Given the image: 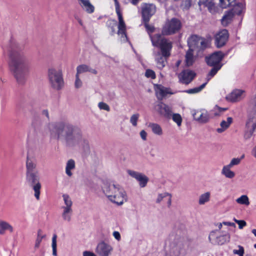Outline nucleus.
Listing matches in <instances>:
<instances>
[{
  "instance_id": "51",
  "label": "nucleus",
  "mask_w": 256,
  "mask_h": 256,
  "mask_svg": "<svg viewBox=\"0 0 256 256\" xmlns=\"http://www.w3.org/2000/svg\"><path fill=\"white\" fill-rule=\"evenodd\" d=\"M98 106L100 110H104L108 112H109L110 110V108L109 106L105 102H99L98 104Z\"/></svg>"
},
{
  "instance_id": "48",
  "label": "nucleus",
  "mask_w": 256,
  "mask_h": 256,
  "mask_svg": "<svg viewBox=\"0 0 256 256\" xmlns=\"http://www.w3.org/2000/svg\"><path fill=\"white\" fill-rule=\"evenodd\" d=\"M255 132V130H254L251 129L246 128V130L245 131L244 134V138L246 140L250 139L252 136L254 132Z\"/></svg>"
},
{
  "instance_id": "30",
  "label": "nucleus",
  "mask_w": 256,
  "mask_h": 256,
  "mask_svg": "<svg viewBox=\"0 0 256 256\" xmlns=\"http://www.w3.org/2000/svg\"><path fill=\"white\" fill-rule=\"evenodd\" d=\"M62 216L64 221L70 222L72 219V208H62Z\"/></svg>"
},
{
  "instance_id": "26",
  "label": "nucleus",
  "mask_w": 256,
  "mask_h": 256,
  "mask_svg": "<svg viewBox=\"0 0 256 256\" xmlns=\"http://www.w3.org/2000/svg\"><path fill=\"white\" fill-rule=\"evenodd\" d=\"M6 230L12 232L14 231L13 227L8 222L0 220V234H4Z\"/></svg>"
},
{
  "instance_id": "47",
  "label": "nucleus",
  "mask_w": 256,
  "mask_h": 256,
  "mask_svg": "<svg viewBox=\"0 0 256 256\" xmlns=\"http://www.w3.org/2000/svg\"><path fill=\"white\" fill-rule=\"evenodd\" d=\"M145 76L148 78H151L152 79H154L156 77L154 72L150 69L146 70Z\"/></svg>"
},
{
  "instance_id": "29",
  "label": "nucleus",
  "mask_w": 256,
  "mask_h": 256,
  "mask_svg": "<svg viewBox=\"0 0 256 256\" xmlns=\"http://www.w3.org/2000/svg\"><path fill=\"white\" fill-rule=\"evenodd\" d=\"M210 192H206L201 194L198 198V204L200 205H204L208 202L210 200Z\"/></svg>"
},
{
  "instance_id": "10",
  "label": "nucleus",
  "mask_w": 256,
  "mask_h": 256,
  "mask_svg": "<svg viewBox=\"0 0 256 256\" xmlns=\"http://www.w3.org/2000/svg\"><path fill=\"white\" fill-rule=\"evenodd\" d=\"M218 230H213L209 234V241L214 245H222L228 242L230 240V235L228 234L220 235Z\"/></svg>"
},
{
  "instance_id": "25",
  "label": "nucleus",
  "mask_w": 256,
  "mask_h": 256,
  "mask_svg": "<svg viewBox=\"0 0 256 256\" xmlns=\"http://www.w3.org/2000/svg\"><path fill=\"white\" fill-rule=\"evenodd\" d=\"M86 72H90L94 74H96L98 73L96 70L91 68L90 66L86 64H82L79 65L76 67V74L80 76V74Z\"/></svg>"
},
{
  "instance_id": "62",
  "label": "nucleus",
  "mask_w": 256,
  "mask_h": 256,
  "mask_svg": "<svg viewBox=\"0 0 256 256\" xmlns=\"http://www.w3.org/2000/svg\"><path fill=\"white\" fill-rule=\"evenodd\" d=\"M252 156L256 158V146L254 147L252 150Z\"/></svg>"
},
{
  "instance_id": "21",
  "label": "nucleus",
  "mask_w": 256,
  "mask_h": 256,
  "mask_svg": "<svg viewBox=\"0 0 256 256\" xmlns=\"http://www.w3.org/2000/svg\"><path fill=\"white\" fill-rule=\"evenodd\" d=\"M172 195L171 194L164 192L158 194L156 200V204H160L163 200L166 201L167 206L170 208L172 206Z\"/></svg>"
},
{
  "instance_id": "24",
  "label": "nucleus",
  "mask_w": 256,
  "mask_h": 256,
  "mask_svg": "<svg viewBox=\"0 0 256 256\" xmlns=\"http://www.w3.org/2000/svg\"><path fill=\"white\" fill-rule=\"evenodd\" d=\"M82 8L88 14H92L94 11V6L90 3V0H78Z\"/></svg>"
},
{
  "instance_id": "59",
  "label": "nucleus",
  "mask_w": 256,
  "mask_h": 256,
  "mask_svg": "<svg viewBox=\"0 0 256 256\" xmlns=\"http://www.w3.org/2000/svg\"><path fill=\"white\" fill-rule=\"evenodd\" d=\"M222 224L226 226H236V224L234 222H223Z\"/></svg>"
},
{
  "instance_id": "45",
  "label": "nucleus",
  "mask_w": 256,
  "mask_h": 256,
  "mask_svg": "<svg viewBox=\"0 0 256 256\" xmlns=\"http://www.w3.org/2000/svg\"><path fill=\"white\" fill-rule=\"evenodd\" d=\"M244 154H243L240 158H232L231 160L230 163L228 165L230 166L231 168H232L234 166L238 165V164H240L242 160L244 158Z\"/></svg>"
},
{
  "instance_id": "18",
  "label": "nucleus",
  "mask_w": 256,
  "mask_h": 256,
  "mask_svg": "<svg viewBox=\"0 0 256 256\" xmlns=\"http://www.w3.org/2000/svg\"><path fill=\"white\" fill-rule=\"evenodd\" d=\"M112 250L111 246L104 242H102L98 245L96 252L100 256H109Z\"/></svg>"
},
{
  "instance_id": "17",
  "label": "nucleus",
  "mask_w": 256,
  "mask_h": 256,
  "mask_svg": "<svg viewBox=\"0 0 256 256\" xmlns=\"http://www.w3.org/2000/svg\"><path fill=\"white\" fill-rule=\"evenodd\" d=\"M128 174L132 177L136 178L141 188H144L146 186L148 181V178L144 174L137 172L128 170Z\"/></svg>"
},
{
  "instance_id": "20",
  "label": "nucleus",
  "mask_w": 256,
  "mask_h": 256,
  "mask_svg": "<svg viewBox=\"0 0 256 256\" xmlns=\"http://www.w3.org/2000/svg\"><path fill=\"white\" fill-rule=\"evenodd\" d=\"M154 90L158 98H162L168 94H174V92H172L170 88H166L161 84H156L154 86Z\"/></svg>"
},
{
  "instance_id": "2",
  "label": "nucleus",
  "mask_w": 256,
  "mask_h": 256,
  "mask_svg": "<svg viewBox=\"0 0 256 256\" xmlns=\"http://www.w3.org/2000/svg\"><path fill=\"white\" fill-rule=\"evenodd\" d=\"M10 70L19 84H24L32 68L31 60L18 47H11L8 52Z\"/></svg>"
},
{
  "instance_id": "33",
  "label": "nucleus",
  "mask_w": 256,
  "mask_h": 256,
  "mask_svg": "<svg viewBox=\"0 0 256 256\" xmlns=\"http://www.w3.org/2000/svg\"><path fill=\"white\" fill-rule=\"evenodd\" d=\"M75 168V162L72 159L69 160L66 164V173L69 176H71L72 174L71 170Z\"/></svg>"
},
{
  "instance_id": "15",
  "label": "nucleus",
  "mask_w": 256,
  "mask_h": 256,
  "mask_svg": "<svg viewBox=\"0 0 256 256\" xmlns=\"http://www.w3.org/2000/svg\"><path fill=\"white\" fill-rule=\"evenodd\" d=\"M170 51L168 50V56L164 55L162 52H161V51L158 52H154V56L156 64V66L158 69L161 70L165 66L166 64V59L170 55Z\"/></svg>"
},
{
  "instance_id": "35",
  "label": "nucleus",
  "mask_w": 256,
  "mask_h": 256,
  "mask_svg": "<svg viewBox=\"0 0 256 256\" xmlns=\"http://www.w3.org/2000/svg\"><path fill=\"white\" fill-rule=\"evenodd\" d=\"M64 205L62 206V208H72V202L70 196L67 194L62 195Z\"/></svg>"
},
{
  "instance_id": "52",
  "label": "nucleus",
  "mask_w": 256,
  "mask_h": 256,
  "mask_svg": "<svg viewBox=\"0 0 256 256\" xmlns=\"http://www.w3.org/2000/svg\"><path fill=\"white\" fill-rule=\"evenodd\" d=\"M234 221L238 224V228L240 229H242L246 224V222L244 220H238L234 218Z\"/></svg>"
},
{
  "instance_id": "54",
  "label": "nucleus",
  "mask_w": 256,
  "mask_h": 256,
  "mask_svg": "<svg viewBox=\"0 0 256 256\" xmlns=\"http://www.w3.org/2000/svg\"><path fill=\"white\" fill-rule=\"evenodd\" d=\"M114 238L118 241H120L121 239V236L120 233L118 231H114L112 234Z\"/></svg>"
},
{
  "instance_id": "12",
  "label": "nucleus",
  "mask_w": 256,
  "mask_h": 256,
  "mask_svg": "<svg viewBox=\"0 0 256 256\" xmlns=\"http://www.w3.org/2000/svg\"><path fill=\"white\" fill-rule=\"evenodd\" d=\"M156 12L155 5L152 4H144L142 6V17L144 21L149 22L150 18Z\"/></svg>"
},
{
  "instance_id": "31",
  "label": "nucleus",
  "mask_w": 256,
  "mask_h": 256,
  "mask_svg": "<svg viewBox=\"0 0 256 256\" xmlns=\"http://www.w3.org/2000/svg\"><path fill=\"white\" fill-rule=\"evenodd\" d=\"M230 168L231 167L228 165L224 166L222 170V174L229 178H232L235 176L234 172L230 170Z\"/></svg>"
},
{
  "instance_id": "13",
  "label": "nucleus",
  "mask_w": 256,
  "mask_h": 256,
  "mask_svg": "<svg viewBox=\"0 0 256 256\" xmlns=\"http://www.w3.org/2000/svg\"><path fill=\"white\" fill-rule=\"evenodd\" d=\"M194 119L199 123L205 124L210 119L208 112L204 110H191Z\"/></svg>"
},
{
  "instance_id": "61",
  "label": "nucleus",
  "mask_w": 256,
  "mask_h": 256,
  "mask_svg": "<svg viewBox=\"0 0 256 256\" xmlns=\"http://www.w3.org/2000/svg\"><path fill=\"white\" fill-rule=\"evenodd\" d=\"M184 6H185V7L186 8H188L190 5H191V2H190V1L189 0H186L184 2Z\"/></svg>"
},
{
  "instance_id": "27",
  "label": "nucleus",
  "mask_w": 256,
  "mask_h": 256,
  "mask_svg": "<svg viewBox=\"0 0 256 256\" xmlns=\"http://www.w3.org/2000/svg\"><path fill=\"white\" fill-rule=\"evenodd\" d=\"M232 122V118L231 117H228L226 121L224 120L220 124V128L216 129V132L218 133H222L226 130Z\"/></svg>"
},
{
  "instance_id": "53",
  "label": "nucleus",
  "mask_w": 256,
  "mask_h": 256,
  "mask_svg": "<svg viewBox=\"0 0 256 256\" xmlns=\"http://www.w3.org/2000/svg\"><path fill=\"white\" fill-rule=\"evenodd\" d=\"M144 26L148 32H152L154 30V28L152 26H150L148 24V22L144 21Z\"/></svg>"
},
{
  "instance_id": "50",
  "label": "nucleus",
  "mask_w": 256,
  "mask_h": 256,
  "mask_svg": "<svg viewBox=\"0 0 256 256\" xmlns=\"http://www.w3.org/2000/svg\"><path fill=\"white\" fill-rule=\"evenodd\" d=\"M238 250H234L233 253L236 254H238L239 256H243L244 254V248L239 245L238 246Z\"/></svg>"
},
{
  "instance_id": "44",
  "label": "nucleus",
  "mask_w": 256,
  "mask_h": 256,
  "mask_svg": "<svg viewBox=\"0 0 256 256\" xmlns=\"http://www.w3.org/2000/svg\"><path fill=\"white\" fill-rule=\"evenodd\" d=\"M172 120L177 124L178 126H181L182 122V118L178 114H172Z\"/></svg>"
},
{
  "instance_id": "39",
  "label": "nucleus",
  "mask_w": 256,
  "mask_h": 256,
  "mask_svg": "<svg viewBox=\"0 0 256 256\" xmlns=\"http://www.w3.org/2000/svg\"><path fill=\"white\" fill-rule=\"evenodd\" d=\"M212 66L213 68H212L207 76L208 81L218 72L221 68L222 65H218Z\"/></svg>"
},
{
  "instance_id": "49",
  "label": "nucleus",
  "mask_w": 256,
  "mask_h": 256,
  "mask_svg": "<svg viewBox=\"0 0 256 256\" xmlns=\"http://www.w3.org/2000/svg\"><path fill=\"white\" fill-rule=\"evenodd\" d=\"M82 82L80 78L79 75L76 74V80L74 82V86L76 88H80L82 86Z\"/></svg>"
},
{
  "instance_id": "40",
  "label": "nucleus",
  "mask_w": 256,
  "mask_h": 256,
  "mask_svg": "<svg viewBox=\"0 0 256 256\" xmlns=\"http://www.w3.org/2000/svg\"><path fill=\"white\" fill-rule=\"evenodd\" d=\"M207 82H206L200 85V86L196 87L193 88L188 90L186 92L189 94H196L200 92L206 86Z\"/></svg>"
},
{
  "instance_id": "16",
  "label": "nucleus",
  "mask_w": 256,
  "mask_h": 256,
  "mask_svg": "<svg viewBox=\"0 0 256 256\" xmlns=\"http://www.w3.org/2000/svg\"><path fill=\"white\" fill-rule=\"evenodd\" d=\"M158 112L164 117L170 118L172 116V108L162 102H158L156 106Z\"/></svg>"
},
{
  "instance_id": "37",
  "label": "nucleus",
  "mask_w": 256,
  "mask_h": 256,
  "mask_svg": "<svg viewBox=\"0 0 256 256\" xmlns=\"http://www.w3.org/2000/svg\"><path fill=\"white\" fill-rule=\"evenodd\" d=\"M26 174L34 172L36 168V164L33 162L32 160L28 158L26 161Z\"/></svg>"
},
{
  "instance_id": "63",
  "label": "nucleus",
  "mask_w": 256,
  "mask_h": 256,
  "mask_svg": "<svg viewBox=\"0 0 256 256\" xmlns=\"http://www.w3.org/2000/svg\"><path fill=\"white\" fill-rule=\"evenodd\" d=\"M140 0H132L131 2L133 4L136 5Z\"/></svg>"
},
{
  "instance_id": "60",
  "label": "nucleus",
  "mask_w": 256,
  "mask_h": 256,
  "mask_svg": "<svg viewBox=\"0 0 256 256\" xmlns=\"http://www.w3.org/2000/svg\"><path fill=\"white\" fill-rule=\"evenodd\" d=\"M42 115L45 116L48 119H49L48 112L47 110H43L42 112Z\"/></svg>"
},
{
  "instance_id": "55",
  "label": "nucleus",
  "mask_w": 256,
  "mask_h": 256,
  "mask_svg": "<svg viewBox=\"0 0 256 256\" xmlns=\"http://www.w3.org/2000/svg\"><path fill=\"white\" fill-rule=\"evenodd\" d=\"M112 22H114V26L110 27V30H111L110 35H112V36L114 35L116 33L115 27L116 26V22L114 20H112Z\"/></svg>"
},
{
  "instance_id": "32",
  "label": "nucleus",
  "mask_w": 256,
  "mask_h": 256,
  "mask_svg": "<svg viewBox=\"0 0 256 256\" xmlns=\"http://www.w3.org/2000/svg\"><path fill=\"white\" fill-rule=\"evenodd\" d=\"M148 126L152 129L154 134L158 136H162V130L161 126L156 123H150Z\"/></svg>"
},
{
  "instance_id": "41",
  "label": "nucleus",
  "mask_w": 256,
  "mask_h": 256,
  "mask_svg": "<svg viewBox=\"0 0 256 256\" xmlns=\"http://www.w3.org/2000/svg\"><path fill=\"white\" fill-rule=\"evenodd\" d=\"M236 202L240 204H244L246 206L250 204L249 199L246 195H242L236 200Z\"/></svg>"
},
{
  "instance_id": "42",
  "label": "nucleus",
  "mask_w": 256,
  "mask_h": 256,
  "mask_svg": "<svg viewBox=\"0 0 256 256\" xmlns=\"http://www.w3.org/2000/svg\"><path fill=\"white\" fill-rule=\"evenodd\" d=\"M236 0H220V6L223 8H226L230 6H233L235 4Z\"/></svg>"
},
{
  "instance_id": "43",
  "label": "nucleus",
  "mask_w": 256,
  "mask_h": 256,
  "mask_svg": "<svg viewBox=\"0 0 256 256\" xmlns=\"http://www.w3.org/2000/svg\"><path fill=\"white\" fill-rule=\"evenodd\" d=\"M56 238H57L56 234H54L52 238V255L54 256H57Z\"/></svg>"
},
{
  "instance_id": "4",
  "label": "nucleus",
  "mask_w": 256,
  "mask_h": 256,
  "mask_svg": "<svg viewBox=\"0 0 256 256\" xmlns=\"http://www.w3.org/2000/svg\"><path fill=\"white\" fill-rule=\"evenodd\" d=\"M188 44L191 50H194L198 56H201L204 51L210 46V41L196 34L190 36L188 39Z\"/></svg>"
},
{
  "instance_id": "23",
  "label": "nucleus",
  "mask_w": 256,
  "mask_h": 256,
  "mask_svg": "<svg viewBox=\"0 0 256 256\" xmlns=\"http://www.w3.org/2000/svg\"><path fill=\"white\" fill-rule=\"evenodd\" d=\"M246 128L256 130V112L250 114L246 124Z\"/></svg>"
},
{
  "instance_id": "3",
  "label": "nucleus",
  "mask_w": 256,
  "mask_h": 256,
  "mask_svg": "<svg viewBox=\"0 0 256 256\" xmlns=\"http://www.w3.org/2000/svg\"><path fill=\"white\" fill-rule=\"evenodd\" d=\"M102 190L110 200L118 205H122L127 200L126 192L118 185L106 184L102 188Z\"/></svg>"
},
{
  "instance_id": "14",
  "label": "nucleus",
  "mask_w": 256,
  "mask_h": 256,
  "mask_svg": "<svg viewBox=\"0 0 256 256\" xmlns=\"http://www.w3.org/2000/svg\"><path fill=\"white\" fill-rule=\"evenodd\" d=\"M228 38V31L224 29L220 31L215 36V44L218 48H220L225 45Z\"/></svg>"
},
{
  "instance_id": "11",
  "label": "nucleus",
  "mask_w": 256,
  "mask_h": 256,
  "mask_svg": "<svg viewBox=\"0 0 256 256\" xmlns=\"http://www.w3.org/2000/svg\"><path fill=\"white\" fill-rule=\"evenodd\" d=\"M224 56V54L218 51L214 52L208 56L206 58V61L207 64L210 66H216L218 65H222L220 64Z\"/></svg>"
},
{
  "instance_id": "5",
  "label": "nucleus",
  "mask_w": 256,
  "mask_h": 256,
  "mask_svg": "<svg viewBox=\"0 0 256 256\" xmlns=\"http://www.w3.org/2000/svg\"><path fill=\"white\" fill-rule=\"evenodd\" d=\"M48 78L50 86L56 90H60L64 86L62 70L54 67L48 70Z\"/></svg>"
},
{
  "instance_id": "28",
  "label": "nucleus",
  "mask_w": 256,
  "mask_h": 256,
  "mask_svg": "<svg viewBox=\"0 0 256 256\" xmlns=\"http://www.w3.org/2000/svg\"><path fill=\"white\" fill-rule=\"evenodd\" d=\"M234 16V12L232 11L226 12L222 16L221 22L224 26H226L230 22Z\"/></svg>"
},
{
  "instance_id": "6",
  "label": "nucleus",
  "mask_w": 256,
  "mask_h": 256,
  "mask_svg": "<svg viewBox=\"0 0 256 256\" xmlns=\"http://www.w3.org/2000/svg\"><path fill=\"white\" fill-rule=\"evenodd\" d=\"M153 46L158 47L164 55H168V50L172 48V43L169 40L164 38L160 34H150Z\"/></svg>"
},
{
  "instance_id": "22",
  "label": "nucleus",
  "mask_w": 256,
  "mask_h": 256,
  "mask_svg": "<svg viewBox=\"0 0 256 256\" xmlns=\"http://www.w3.org/2000/svg\"><path fill=\"white\" fill-rule=\"evenodd\" d=\"M244 92L240 90H235L228 94L226 99L230 102H236L242 99V94Z\"/></svg>"
},
{
  "instance_id": "19",
  "label": "nucleus",
  "mask_w": 256,
  "mask_h": 256,
  "mask_svg": "<svg viewBox=\"0 0 256 256\" xmlns=\"http://www.w3.org/2000/svg\"><path fill=\"white\" fill-rule=\"evenodd\" d=\"M194 76V72L190 70H184L178 76L180 82L184 84L190 83Z\"/></svg>"
},
{
  "instance_id": "58",
  "label": "nucleus",
  "mask_w": 256,
  "mask_h": 256,
  "mask_svg": "<svg viewBox=\"0 0 256 256\" xmlns=\"http://www.w3.org/2000/svg\"><path fill=\"white\" fill-rule=\"evenodd\" d=\"M84 256H96L94 253L90 252H84L83 254Z\"/></svg>"
},
{
  "instance_id": "56",
  "label": "nucleus",
  "mask_w": 256,
  "mask_h": 256,
  "mask_svg": "<svg viewBox=\"0 0 256 256\" xmlns=\"http://www.w3.org/2000/svg\"><path fill=\"white\" fill-rule=\"evenodd\" d=\"M140 136L141 138L144 140H146L147 133L144 130H142L140 131Z\"/></svg>"
},
{
  "instance_id": "34",
  "label": "nucleus",
  "mask_w": 256,
  "mask_h": 256,
  "mask_svg": "<svg viewBox=\"0 0 256 256\" xmlns=\"http://www.w3.org/2000/svg\"><path fill=\"white\" fill-rule=\"evenodd\" d=\"M193 52L194 50H189L187 51L186 54V66H192L194 62V56L193 54Z\"/></svg>"
},
{
  "instance_id": "38",
  "label": "nucleus",
  "mask_w": 256,
  "mask_h": 256,
  "mask_svg": "<svg viewBox=\"0 0 256 256\" xmlns=\"http://www.w3.org/2000/svg\"><path fill=\"white\" fill-rule=\"evenodd\" d=\"M244 6L242 4H238L235 6L234 8L230 10L234 12V14L240 15L244 12Z\"/></svg>"
},
{
  "instance_id": "64",
  "label": "nucleus",
  "mask_w": 256,
  "mask_h": 256,
  "mask_svg": "<svg viewBox=\"0 0 256 256\" xmlns=\"http://www.w3.org/2000/svg\"><path fill=\"white\" fill-rule=\"evenodd\" d=\"M252 232L254 235V236L256 237V229L252 230Z\"/></svg>"
},
{
  "instance_id": "8",
  "label": "nucleus",
  "mask_w": 256,
  "mask_h": 256,
  "mask_svg": "<svg viewBox=\"0 0 256 256\" xmlns=\"http://www.w3.org/2000/svg\"><path fill=\"white\" fill-rule=\"evenodd\" d=\"M116 6V12L118 16V31L116 34L120 36L121 41L126 42L128 41L126 34V24L123 19L122 14L120 10V5L118 0H114Z\"/></svg>"
},
{
  "instance_id": "36",
  "label": "nucleus",
  "mask_w": 256,
  "mask_h": 256,
  "mask_svg": "<svg viewBox=\"0 0 256 256\" xmlns=\"http://www.w3.org/2000/svg\"><path fill=\"white\" fill-rule=\"evenodd\" d=\"M45 235L42 234V232L41 230H38V231L37 238H36L34 248L35 250L38 249L40 247V244L44 238H45Z\"/></svg>"
},
{
  "instance_id": "9",
  "label": "nucleus",
  "mask_w": 256,
  "mask_h": 256,
  "mask_svg": "<svg viewBox=\"0 0 256 256\" xmlns=\"http://www.w3.org/2000/svg\"><path fill=\"white\" fill-rule=\"evenodd\" d=\"M180 20L176 18H172L166 22L164 26L162 33L164 35H170L178 32L182 28Z\"/></svg>"
},
{
  "instance_id": "7",
  "label": "nucleus",
  "mask_w": 256,
  "mask_h": 256,
  "mask_svg": "<svg viewBox=\"0 0 256 256\" xmlns=\"http://www.w3.org/2000/svg\"><path fill=\"white\" fill-rule=\"evenodd\" d=\"M26 180L30 186L34 190V197L37 200H39L42 185L40 182L38 171L33 173L26 174Z\"/></svg>"
},
{
  "instance_id": "57",
  "label": "nucleus",
  "mask_w": 256,
  "mask_h": 256,
  "mask_svg": "<svg viewBox=\"0 0 256 256\" xmlns=\"http://www.w3.org/2000/svg\"><path fill=\"white\" fill-rule=\"evenodd\" d=\"M174 252L176 251V252L174 254L173 256H179L180 254V252L177 247H175L172 249Z\"/></svg>"
},
{
  "instance_id": "46",
  "label": "nucleus",
  "mask_w": 256,
  "mask_h": 256,
  "mask_svg": "<svg viewBox=\"0 0 256 256\" xmlns=\"http://www.w3.org/2000/svg\"><path fill=\"white\" fill-rule=\"evenodd\" d=\"M140 114H132L130 118V122L134 126H137V122L139 118Z\"/></svg>"
},
{
  "instance_id": "1",
  "label": "nucleus",
  "mask_w": 256,
  "mask_h": 256,
  "mask_svg": "<svg viewBox=\"0 0 256 256\" xmlns=\"http://www.w3.org/2000/svg\"><path fill=\"white\" fill-rule=\"evenodd\" d=\"M44 130L49 132L51 138L63 140L68 147L88 148V142L78 126L60 122L48 124Z\"/></svg>"
}]
</instances>
